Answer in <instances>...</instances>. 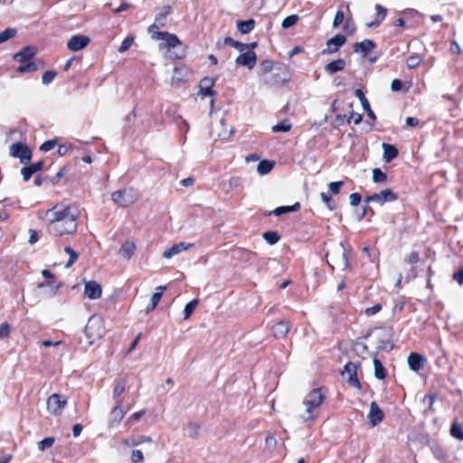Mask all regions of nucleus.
I'll use <instances>...</instances> for the list:
<instances>
[{"mask_svg": "<svg viewBox=\"0 0 463 463\" xmlns=\"http://www.w3.org/2000/svg\"><path fill=\"white\" fill-rule=\"evenodd\" d=\"M80 211L76 205L56 204L45 213L48 232L54 237L73 234L77 231Z\"/></svg>", "mask_w": 463, "mask_h": 463, "instance_id": "obj_1", "label": "nucleus"}, {"mask_svg": "<svg viewBox=\"0 0 463 463\" xmlns=\"http://www.w3.org/2000/svg\"><path fill=\"white\" fill-rule=\"evenodd\" d=\"M151 37L156 41H163L159 44V49H168V56L172 59H180L183 56V53H179L175 51V48L180 47L182 45L181 41L175 34L167 33V32H157L151 33Z\"/></svg>", "mask_w": 463, "mask_h": 463, "instance_id": "obj_2", "label": "nucleus"}, {"mask_svg": "<svg viewBox=\"0 0 463 463\" xmlns=\"http://www.w3.org/2000/svg\"><path fill=\"white\" fill-rule=\"evenodd\" d=\"M326 257L327 259H330L327 260V263L333 269L335 266L343 269H347L350 267L348 261V250L342 242L333 245L330 250L327 251Z\"/></svg>", "mask_w": 463, "mask_h": 463, "instance_id": "obj_3", "label": "nucleus"}, {"mask_svg": "<svg viewBox=\"0 0 463 463\" xmlns=\"http://www.w3.org/2000/svg\"><path fill=\"white\" fill-rule=\"evenodd\" d=\"M33 56L34 50L32 47H24L14 55V61L20 63L17 68L19 73L33 72L38 70L37 64L32 61Z\"/></svg>", "mask_w": 463, "mask_h": 463, "instance_id": "obj_4", "label": "nucleus"}, {"mask_svg": "<svg viewBox=\"0 0 463 463\" xmlns=\"http://www.w3.org/2000/svg\"><path fill=\"white\" fill-rule=\"evenodd\" d=\"M112 201L122 207L134 203L137 199V193L133 188H124L111 194Z\"/></svg>", "mask_w": 463, "mask_h": 463, "instance_id": "obj_5", "label": "nucleus"}, {"mask_svg": "<svg viewBox=\"0 0 463 463\" xmlns=\"http://www.w3.org/2000/svg\"><path fill=\"white\" fill-rule=\"evenodd\" d=\"M325 396L323 388L313 389L303 402L307 412L310 414L313 410L318 408L324 402Z\"/></svg>", "mask_w": 463, "mask_h": 463, "instance_id": "obj_6", "label": "nucleus"}, {"mask_svg": "<svg viewBox=\"0 0 463 463\" xmlns=\"http://www.w3.org/2000/svg\"><path fill=\"white\" fill-rule=\"evenodd\" d=\"M10 156L19 158L22 164L27 165L32 159L30 147L23 142H15L10 146Z\"/></svg>", "mask_w": 463, "mask_h": 463, "instance_id": "obj_7", "label": "nucleus"}, {"mask_svg": "<svg viewBox=\"0 0 463 463\" xmlns=\"http://www.w3.org/2000/svg\"><path fill=\"white\" fill-rule=\"evenodd\" d=\"M85 334L88 338L91 339L90 341V344H92L94 339L102 337L103 329L101 319L91 317L85 326Z\"/></svg>", "mask_w": 463, "mask_h": 463, "instance_id": "obj_8", "label": "nucleus"}, {"mask_svg": "<svg viewBox=\"0 0 463 463\" xmlns=\"http://www.w3.org/2000/svg\"><path fill=\"white\" fill-rule=\"evenodd\" d=\"M66 404L67 400L57 393L52 394L47 400V409L54 415H60Z\"/></svg>", "mask_w": 463, "mask_h": 463, "instance_id": "obj_9", "label": "nucleus"}, {"mask_svg": "<svg viewBox=\"0 0 463 463\" xmlns=\"http://www.w3.org/2000/svg\"><path fill=\"white\" fill-rule=\"evenodd\" d=\"M397 195L392 192V189H384L382 190L378 194H373L370 196H368L365 199V202L368 203H377L381 205H383L384 203L388 202H394L397 200Z\"/></svg>", "mask_w": 463, "mask_h": 463, "instance_id": "obj_10", "label": "nucleus"}, {"mask_svg": "<svg viewBox=\"0 0 463 463\" xmlns=\"http://www.w3.org/2000/svg\"><path fill=\"white\" fill-rule=\"evenodd\" d=\"M342 375L344 378L346 379V382L355 387V388H360L361 387V384H360V382L357 378V365L356 364L354 363H352V362H349L347 363L343 371H342Z\"/></svg>", "mask_w": 463, "mask_h": 463, "instance_id": "obj_11", "label": "nucleus"}, {"mask_svg": "<svg viewBox=\"0 0 463 463\" xmlns=\"http://www.w3.org/2000/svg\"><path fill=\"white\" fill-rule=\"evenodd\" d=\"M172 13V7L170 5H164L160 12L156 15L155 22L153 24H151L147 31L148 33H157V29L164 27L165 25V19L167 15H169Z\"/></svg>", "mask_w": 463, "mask_h": 463, "instance_id": "obj_12", "label": "nucleus"}, {"mask_svg": "<svg viewBox=\"0 0 463 463\" xmlns=\"http://www.w3.org/2000/svg\"><path fill=\"white\" fill-rule=\"evenodd\" d=\"M288 80V74L282 68H277L270 75L264 78V82L271 87L281 85Z\"/></svg>", "mask_w": 463, "mask_h": 463, "instance_id": "obj_13", "label": "nucleus"}, {"mask_svg": "<svg viewBox=\"0 0 463 463\" xmlns=\"http://www.w3.org/2000/svg\"><path fill=\"white\" fill-rule=\"evenodd\" d=\"M346 42L343 34H336L326 42V48L322 51V54H332L336 52Z\"/></svg>", "mask_w": 463, "mask_h": 463, "instance_id": "obj_14", "label": "nucleus"}, {"mask_svg": "<svg viewBox=\"0 0 463 463\" xmlns=\"http://www.w3.org/2000/svg\"><path fill=\"white\" fill-rule=\"evenodd\" d=\"M90 40L88 36L77 34L71 37L67 43V47L72 52H77L85 48L90 43Z\"/></svg>", "mask_w": 463, "mask_h": 463, "instance_id": "obj_15", "label": "nucleus"}, {"mask_svg": "<svg viewBox=\"0 0 463 463\" xmlns=\"http://www.w3.org/2000/svg\"><path fill=\"white\" fill-rule=\"evenodd\" d=\"M383 412L375 402L370 404V411L368 413V420L372 427H375L383 420Z\"/></svg>", "mask_w": 463, "mask_h": 463, "instance_id": "obj_16", "label": "nucleus"}, {"mask_svg": "<svg viewBox=\"0 0 463 463\" xmlns=\"http://www.w3.org/2000/svg\"><path fill=\"white\" fill-rule=\"evenodd\" d=\"M257 61V55L253 51H247L240 54L236 59V63L238 65H242L247 67L249 70L254 68Z\"/></svg>", "mask_w": 463, "mask_h": 463, "instance_id": "obj_17", "label": "nucleus"}, {"mask_svg": "<svg viewBox=\"0 0 463 463\" xmlns=\"http://www.w3.org/2000/svg\"><path fill=\"white\" fill-rule=\"evenodd\" d=\"M102 289L100 285L94 281H88L85 283L84 294L90 299H98L101 297Z\"/></svg>", "mask_w": 463, "mask_h": 463, "instance_id": "obj_18", "label": "nucleus"}, {"mask_svg": "<svg viewBox=\"0 0 463 463\" xmlns=\"http://www.w3.org/2000/svg\"><path fill=\"white\" fill-rule=\"evenodd\" d=\"M380 335L378 337V348L382 350H387L390 351L392 348V345L391 344V338H392V332L389 328H381L380 329Z\"/></svg>", "mask_w": 463, "mask_h": 463, "instance_id": "obj_19", "label": "nucleus"}, {"mask_svg": "<svg viewBox=\"0 0 463 463\" xmlns=\"http://www.w3.org/2000/svg\"><path fill=\"white\" fill-rule=\"evenodd\" d=\"M193 243H186V242H179L173 246H171L169 249L164 251L163 257L165 259H170L175 255H177L181 253L184 250H186L193 247Z\"/></svg>", "mask_w": 463, "mask_h": 463, "instance_id": "obj_20", "label": "nucleus"}, {"mask_svg": "<svg viewBox=\"0 0 463 463\" xmlns=\"http://www.w3.org/2000/svg\"><path fill=\"white\" fill-rule=\"evenodd\" d=\"M124 416L125 411H123L121 404L118 402V405L115 406L109 413V426L111 428L117 426L124 418Z\"/></svg>", "mask_w": 463, "mask_h": 463, "instance_id": "obj_21", "label": "nucleus"}, {"mask_svg": "<svg viewBox=\"0 0 463 463\" xmlns=\"http://www.w3.org/2000/svg\"><path fill=\"white\" fill-rule=\"evenodd\" d=\"M43 167V161H38L36 163L25 165L21 169V174L25 182L29 181L32 175Z\"/></svg>", "mask_w": 463, "mask_h": 463, "instance_id": "obj_22", "label": "nucleus"}, {"mask_svg": "<svg viewBox=\"0 0 463 463\" xmlns=\"http://www.w3.org/2000/svg\"><path fill=\"white\" fill-rule=\"evenodd\" d=\"M376 47V44L372 40L366 39L361 43L354 44V51L355 52H361L364 57H366L368 53Z\"/></svg>", "mask_w": 463, "mask_h": 463, "instance_id": "obj_23", "label": "nucleus"}, {"mask_svg": "<svg viewBox=\"0 0 463 463\" xmlns=\"http://www.w3.org/2000/svg\"><path fill=\"white\" fill-rule=\"evenodd\" d=\"M424 356L418 353H411L408 356V364L410 368L414 372H418L420 369H421L424 365Z\"/></svg>", "mask_w": 463, "mask_h": 463, "instance_id": "obj_24", "label": "nucleus"}, {"mask_svg": "<svg viewBox=\"0 0 463 463\" xmlns=\"http://www.w3.org/2000/svg\"><path fill=\"white\" fill-rule=\"evenodd\" d=\"M375 10H376V17H375L374 21L366 24L367 28L378 27L386 17L387 9L385 7L377 4L375 5Z\"/></svg>", "mask_w": 463, "mask_h": 463, "instance_id": "obj_25", "label": "nucleus"}, {"mask_svg": "<svg viewBox=\"0 0 463 463\" xmlns=\"http://www.w3.org/2000/svg\"><path fill=\"white\" fill-rule=\"evenodd\" d=\"M289 330L288 322L281 320L276 323L272 328V334L276 338L284 337Z\"/></svg>", "mask_w": 463, "mask_h": 463, "instance_id": "obj_26", "label": "nucleus"}, {"mask_svg": "<svg viewBox=\"0 0 463 463\" xmlns=\"http://www.w3.org/2000/svg\"><path fill=\"white\" fill-rule=\"evenodd\" d=\"M383 149V159L386 163H390L398 156V149L393 146L387 143H383L382 145Z\"/></svg>", "mask_w": 463, "mask_h": 463, "instance_id": "obj_27", "label": "nucleus"}, {"mask_svg": "<svg viewBox=\"0 0 463 463\" xmlns=\"http://www.w3.org/2000/svg\"><path fill=\"white\" fill-rule=\"evenodd\" d=\"M354 95L360 99L362 107L367 113V116L374 120L376 117L373 111L371 109L370 103L366 97L364 96V92L360 89H358L354 91Z\"/></svg>", "mask_w": 463, "mask_h": 463, "instance_id": "obj_28", "label": "nucleus"}, {"mask_svg": "<svg viewBox=\"0 0 463 463\" xmlns=\"http://www.w3.org/2000/svg\"><path fill=\"white\" fill-rule=\"evenodd\" d=\"M345 61L343 59H337L335 61H333L327 63L325 66V71L328 74L332 75L338 71H343L345 69Z\"/></svg>", "mask_w": 463, "mask_h": 463, "instance_id": "obj_29", "label": "nucleus"}, {"mask_svg": "<svg viewBox=\"0 0 463 463\" xmlns=\"http://www.w3.org/2000/svg\"><path fill=\"white\" fill-rule=\"evenodd\" d=\"M165 289V287L164 286H159L156 288V290L157 292H155L151 298V300H150V304L146 307V313H149L150 311L154 310L158 302L160 301L161 298H162V295H163V291Z\"/></svg>", "mask_w": 463, "mask_h": 463, "instance_id": "obj_30", "label": "nucleus"}, {"mask_svg": "<svg viewBox=\"0 0 463 463\" xmlns=\"http://www.w3.org/2000/svg\"><path fill=\"white\" fill-rule=\"evenodd\" d=\"M300 208V203H296L293 205L290 206H279L274 209L272 212H270L269 214H274L276 216H279L285 213H289L293 212H297Z\"/></svg>", "mask_w": 463, "mask_h": 463, "instance_id": "obj_31", "label": "nucleus"}, {"mask_svg": "<svg viewBox=\"0 0 463 463\" xmlns=\"http://www.w3.org/2000/svg\"><path fill=\"white\" fill-rule=\"evenodd\" d=\"M135 249H136V246H135L134 242L125 241L121 245L118 252L122 257H124L126 259H129L132 256V254L134 253Z\"/></svg>", "mask_w": 463, "mask_h": 463, "instance_id": "obj_32", "label": "nucleus"}, {"mask_svg": "<svg viewBox=\"0 0 463 463\" xmlns=\"http://www.w3.org/2000/svg\"><path fill=\"white\" fill-rule=\"evenodd\" d=\"M254 26L255 21L253 19H249L247 21H237V28L243 34L249 33L253 30Z\"/></svg>", "mask_w": 463, "mask_h": 463, "instance_id": "obj_33", "label": "nucleus"}, {"mask_svg": "<svg viewBox=\"0 0 463 463\" xmlns=\"http://www.w3.org/2000/svg\"><path fill=\"white\" fill-rule=\"evenodd\" d=\"M275 163L269 160H261L257 165V172L263 175L269 174L274 167Z\"/></svg>", "mask_w": 463, "mask_h": 463, "instance_id": "obj_34", "label": "nucleus"}, {"mask_svg": "<svg viewBox=\"0 0 463 463\" xmlns=\"http://www.w3.org/2000/svg\"><path fill=\"white\" fill-rule=\"evenodd\" d=\"M127 382L125 379H117L114 382L113 388V398L117 399L126 390Z\"/></svg>", "mask_w": 463, "mask_h": 463, "instance_id": "obj_35", "label": "nucleus"}, {"mask_svg": "<svg viewBox=\"0 0 463 463\" xmlns=\"http://www.w3.org/2000/svg\"><path fill=\"white\" fill-rule=\"evenodd\" d=\"M374 376L379 380H383L386 377V371L381 361L378 359L373 360Z\"/></svg>", "mask_w": 463, "mask_h": 463, "instance_id": "obj_36", "label": "nucleus"}, {"mask_svg": "<svg viewBox=\"0 0 463 463\" xmlns=\"http://www.w3.org/2000/svg\"><path fill=\"white\" fill-rule=\"evenodd\" d=\"M184 430L188 437L196 439L199 436L200 425L195 422H189Z\"/></svg>", "mask_w": 463, "mask_h": 463, "instance_id": "obj_37", "label": "nucleus"}, {"mask_svg": "<svg viewBox=\"0 0 463 463\" xmlns=\"http://www.w3.org/2000/svg\"><path fill=\"white\" fill-rule=\"evenodd\" d=\"M450 435L458 440H463V429L457 421L453 422L450 427Z\"/></svg>", "mask_w": 463, "mask_h": 463, "instance_id": "obj_38", "label": "nucleus"}, {"mask_svg": "<svg viewBox=\"0 0 463 463\" xmlns=\"http://www.w3.org/2000/svg\"><path fill=\"white\" fill-rule=\"evenodd\" d=\"M224 43L226 44H229V45L234 47L235 49H237L241 52H244L245 50H247L249 48L248 43H240L238 41L233 40L231 37H225Z\"/></svg>", "mask_w": 463, "mask_h": 463, "instance_id": "obj_39", "label": "nucleus"}, {"mask_svg": "<svg viewBox=\"0 0 463 463\" xmlns=\"http://www.w3.org/2000/svg\"><path fill=\"white\" fill-rule=\"evenodd\" d=\"M291 128V124L288 119H284L272 127L273 132H288Z\"/></svg>", "mask_w": 463, "mask_h": 463, "instance_id": "obj_40", "label": "nucleus"}, {"mask_svg": "<svg viewBox=\"0 0 463 463\" xmlns=\"http://www.w3.org/2000/svg\"><path fill=\"white\" fill-rule=\"evenodd\" d=\"M273 70V62L269 60H265L260 64V71L262 76H268V73Z\"/></svg>", "mask_w": 463, "mask_h": 463, "instance_id": "obj_41", "label": "nucleus"}, {"mask_svg": "<svg viewBox=\"0 0 463 463\" xmlns=\"http://www.w3.org/2000/svg\"><path fill=\"white\" fill-rule=\"evenodd\" d=\"M263 239L270 245L277 243L279 240V235L277 232H266L263 233Z\"/></svg>", "mask_w": 463, "mask_h": 463, "instance_id": "obj_42", "label": "nucleus"}, {"mask_svg": "<svg viewBox=\"0 0 463 463\" xmlns=\"http://www.w3.org/2000/svg\"><path fill=\"white\" fill-rule=\"evenodd\" d=\"M64 251L67 254H69V256H70V259H69L68 262L66 263L65 267L70 268L71 266H72L73 263L76 262V260H78L79 254L71 247H65Z\"/></svg>", "mask_w": 463, "mask_h": 463, "instance_id": "obj_43", "label": "nucleus"}, {"mask_svg": "<svg viewBox=\"0 0 463 463\" xmlns=\"http://www.w3.org/2000/svg\"><path fill=\"white\" fill-rule=\"evenodd\" d=\"M387 180V175L383 173L380 168H374L373 170V181L374 183H384Z\"/></svg>", "mask_w": 463, "mask_h": 463, "instance_id": "obj_44", "label": "nucleus"}, {"mask_svg": "<svg viewBox=\"0 0 463 463\" xmlns=\"http://www.w3.org/2000/svg\"><path fill=\"white\" fill-rule=\"evenodd\" d=\"M54 442L55 439L53 437L45 438L37 443L38 449L44 451L46 449H50L54 444Z\"/></svg>", "mask_w": 463, "mask_h": 463, "instance_id": "obj_45", "label": "nucleus"}, {"mask_svg": "<svg viewBox=\"0 0 463 463\" xmlns=\"http://www.w3.org/2000/svg\"><path fill=\"white\" fill-rule=\"evenodd\" d=\"M16 30L14 28H6L0 33V44L13 38L16 34Z\"/></svg>", "mask_w": 463, "mask_h": 463, "instance_id": "obj_46", "label": "nucleus"}, {"mask_svg": "<svg viewBox=\"0 0 463 463\" xmlns=\"http://www.w3.org/2000/svg\"><path fill=\"white\" fill-rule=\"evenodd\" d=\"M197 304H198L197 299H194L185 305L184 309V319H187L190 317V316L194 312V308L196 307Z\"/></svg>", "mask_w": 463, "mask_h": 463, "instance_id": "obj_47", "label": "nucleus"}, {"mask_svg": "<svg viewBox=\"0 0 463 463\" xmlns=\"http://www.w3.org/2000/svg\"><path fill=\"white\" fill-rule=\"evenodd\" d=\"M298 20V16L297 14L289 15L282 21L281 26L284 29H288V28L295 25L297 24Z\"/></svg>", "mask_w": 463, "mask_h": 463, "instance_id": "obj_48", "label": "nucleus"}, {"mask_svg": "<svg viewBox=\"0 0 463 463\" xmlns=\"http://www.w3.org/2000/svg\"><path fill=\"white\" fill-rule=\"evenodd\" d=\"M421 61V59L418 55H411L407 59L406 64L408 68L414 69L416 68Z\"/></svg>", "mask_w": 463, "mask_h": 463, "instance_id": "obj_49", "label": "nucleus"}, {"mask_svg": "<svg viewBox=\"0 0 463 463\" xmlns=\"http://www.w3.org/2000/svg\"><path fill=\"white\" fill-rule=\"evenodd\" d=\"M134 42V37H127L118 48V52L123 53L127 52Z\"/></svg>", "mask_w": 463, "mask_h": 463, "instance_id": "obj_50", "label": "nucleus"}, {"mask_svg": "<svg viewBox=\"0 0 463 463\" xmlns=\"http://www.w3.org/2000/svg\"><path fill=\"white\" fill-rule=\"evenodd\" d=\"M55 76H56V72H54V71H45L42 78L43 83L45 85L50 84L54 80Z\"/></svg>", "mask_w": 463, "mask_h": 463, "instance_id": "obj_51", "label": "nucleus"}, {"mask_svg": "<svg viewBox=\"0 0 463 463\" xmlns=\"http://www.w3.org/2000/svg\"><path fill=\"white\" fill-rule=\"evenodd\" d=\"M345 20V14L343 11L338 10L333 21V27H338Z\"/></svg>", "mask_w": 463, "mask_h": 463, "instance_id": "obj_52", "label": "nucleus"}, {"mask_svg": "<svg viewBox=\"0 0 463 463\" xmlns=\"http://www.w3.org/2000/svg\"><path fill=\"white\" fill-rule=\"evenodd\" d=\"M216 80L211 77H204L201 80L199 87H206L212 89Z\"/></svg>", "mask_w": 463, "mask_h": 463, "instance_id": "obj_53", "label": "nucleus"}, {"mask_svg": "<svg viewBox=\"0 0 463 463\" xmlns=\"http://www.w3.org/2000/svg\"><path fill=\"white\" fill-rule=\"evenodd\" d=\"M10 334V326L7 323H2L0 325V339L5 338Z\"/></svg>", "mask_w": 463, "mask_h": 463, "instance_id": "obj_54", "label": "nucleus"}, {"mask_svg": "<svg viewBox=\"0 0 463 463\" xmlns=\"http://www.w3.org/2000/svg\"><path fill=\"white\" fill-rule=\"evenodd\" d=\"M354 120V123L355 125H358L362 122L363 120V116L359 113H356V112H354L352 111L349 115V118H347V122L350 124L351 120Z\"/></svg>", "mask_w": 463, "mask_h": 463, "instance_id": "obj_55", "label": "nucleus"}, {"mask_svg": "<svg viewBox=\"0 0 463 463\" xmlns=\"http://www.w3.org/2000/svg\"><path fill=\"white\" fill-rule=\"evenodd\" d=\"M131 459L134 463L142 462L144 459L142 451L138 449L133 450L131 454Z\"/></svg>", "mask_w": 463, "mask_h": 463, "instance_id": "obj_56", "label": "nucleus"}, {"mask_svg": "<svg viewBox=\"0 0 463 463\" xmlns=\"http://www.w3.org/2000/svg\"><path fill=\"white\" fill-rule=\"evenodd\" d=\"M344 184V182L342 181H339V182H332L329 184V189L331 191V193L336 194L339 193L341 187L343 186Z\"/></svg>", "mask_w": 463, "mask_h": 463, "instance_id": "obj_57", "label": "nucleus"}, {"mask_svg": "<svg viewBox=\"0 0 463 463\" xmlns=\"http://www.w3.org/2000/svg\"><path fill=\"white\" fill-rule=\"evenodd\" d=\"M381 309H382V305L375 304L374 306H373L371 307H367L364 310V313H365V315L370 317V316H373V315L377 314Z\"/></svg>", "mask_w": 463, "mask_h": 463, "instance_id": "obj_58", "label": "nucleus"}, {"mask_svg": "<svg viewBox=\"0 0 463 463\" xmlns=\"http://www.w3.org/2000/svg\"><path fill=\"white\" fill-rule=\"evenodd\" d=\"M215 94H216L215 91H213L212 89L206 88V87H200V90L198 92V95H200L202 97H207V96L213 97V96H215Z\"/></svg>", "mask_w": 463, "mask_h": 463, "instance_id": "obj_59", "label": "nucleus"}, {"mask_svg": "<svg viewBox=\"0 0 463 463\" xmlns=\"http://www.w3.org/2000/svg\"><path fill=\"white\" fill-rule=\"evenodd\" d=\"M320 197H321V200L327 205V207L330 209V210H333L334 209V205L331 204L332 203V198H331V195L329 194H326V193H321L320 194Z\"/></svg>", "mask_w": 463, "mask_h": 463, "instance_id": "obj_60", "label": "nucleus"}, {"mask_svg": "<svg viewBox=\"0 0 463 463\" xmlns=\"http://www.w3.org/2000/svg\"><path fill=\"white\" fill-rule=\"evenodd\" d=\"M56 145V142L54 140H48L45 141L40 147L42 151L48 152L52 150Z\"/></svg>", "mask_w": 463, "mask_h": 463, "instance_id": "obj_61", "label": "nucleus"}, {"mask_svg": "<svg viewBox=\"0 0 463 463\" xmlns=\"http://www.w3.org/2000/svg\"><path fill=\"white\" fill-rule=\"evenodd\" d=\"M350 204L353 206H356L361 203L362 196L358 193H354L350 195Z\"/></svg>", "mask_w": 463, "mask_h": 463, "instance_id": "obj_62", "label": "nucleus"}, {"mask_svg": "<svg viewBox=\"0 0 463 463\" xmlns=\"http://www.w3.org/2000/svg\"><path fill=\"white\" fill-rule=\"evenodd\" d=\"M419 253L417 251H411L407 258V261L410 264H415L419 261Z\"/></svg>", "mask_w": 463, "mask_h": 463, "instance_id": "obj_63", "label": "nucleus"}, {"mask_svg": "<svg viewBox=\"0 0 463 463\" xmlns=\"http://www.w3.org/2000/svg\"><path fill=\"white\" fill-rule=\"evenodd\" d=\"M453 279L459 284L463 285V268L453 274Z\"/></svg>", "mask_w": 463, "mask_h": 463, "instance_id": "obj_64", "label": "nucleus"}]
</instances>
